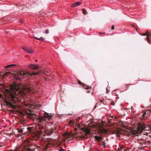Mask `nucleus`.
<instances>
[{
	"instance_id": "412c9836",
	"label": "nucleus",
	"mask_w": 151,
	"mask_h": 151,
	"mask_svg": "<svg viewBox=\"0 0 151 151\" xmlns=\"http://www.w3.org/2000/svg\"><path fill=\"white\" fill-rule=\"evenodd\" d=\"M101 145L104 148H105L106 146V143L105 141H102V144H101Z\"/></svg>"
},
{
	"instance_id": "423d86ee",
	"label": "nucleus",
	"mask_w": 151,
	"mask_h": 151,
	"mask_svg": "<svg viewBox=\"0 0 151 151\" xmlns=\"http://www.w3.org/2000/svg\"><path fill=\"white\" fill-rule=\"evenodd\" d=\"M76 125V127L74 128L75 131H77V130H79L80 129H82V130L83 131H84L86 134H89L90 133V131L88 129L83 128H80L81 126L80 124H75Z\"/></svg>"
},
{
	"instance_id": "9b49d317",
	"label": "nucleus",
	"mask_w": 151,
	"mask_h": 151,
	"mask_svg": "<svg viewBox=\"0 0 151 151\" xmlns=\"http://www.w3.org/2000/svg\"><path fill=\"white\" fill-rule=\"evenodd\" d=\"M150 36H151V33L149 31H147L146 40L148 42H150V40L149 39Z\"/></svg>"
},
{
	"instance_id": "bb28decb",
	"label": "nucleus",
	"mask_w": 151,
	"mask_h": 151,
	"mask_svg": "<svg viewBox=\"0 0 151 151\" xmlns=\"http://www.w3.org/2000/svg\"><path fill=\"white\" fill-rule=\"evenodd\" d=\"M101 132L103 133H107V130L104 129H101Z\"/></svg>"
},
{
	"instance_id": "1a4fd4ad",
	"label": "nucleus",
	"mask_w": 151,
	"mask_h": 151,
	"mask_svg": "<svg viewBox=\"0 0 151 151\" xmlns=\"http://www.w3.org/2000/svg\"><path fill=\"white\" fill-rule=\"evenodd\" d=\"M26 106H28L30 109H34L37 107V105L34 104H25Z\"/></svg>"
},
{
	"instance_id": "2eb2a0df",
	"label": "nucleus",
	"mask_w": 151,
	"mask_h": 151,
	"mask_svg": "<svg viewBox=\"0 0 151 151\" xmlns=\"http://www.w3.org/2000/svg\"><path fill=\"white\" fill-rule=\"evenodd\" d=\"M10 72H6V73H2L1 72H0V77H4V76L6 75H7L9 74Z\"/></svg>"
},
{
	"instance_id": "473e14b6",
	"label": "nucleus",
	"mask_w": 151,
	"mask_h": 151,
	"mask_svg": "<svg viewBox=\"0 0 151 151\" xmlns=\"http://www.w3.org/2000/svg\"><path fill=\"white\" fill-rule=\"evenodd\" d=\"M24 22V20H23V19H21L20 20V22L21 23H23V22Z\"/></svg>"
},
{
	"instance_id": "7ed1b4c3",
	"label": "nucleus",
	"mask_w": 151,
	"mask_h": 151,
	"mask_svg": "<svg viewBox=\"0 0 151 151\" xmlns=\"http://www.w3.org/2000/svg\"><path fill=\"white\" fill-rule=\"evenodd\" d=\"M149 129H151V126L149 124L141 122L138 125L136 131L137 133H141L143 130H147Z\"/></svg>"
},
{
	"instance_id": "72a5a7b5",
	"label": "nucleus",
	"mask_w": 151,
	"mask_h": 151,
	"mask_svg": "<svg viewBox=\"0 0 151 151\" xmlns=\"http://www.w3.org/2000/svg\"><path fill=\"white\" fill-rule=\"evenodd\" d=\"M114 29V25H113L111 27V29L112 30H113V29Z\"/></svg>"
},
{
	"instance_id": "dca6fc26",
	"label": "nucleus",
	"mask_w": 151,
	"mask_h": 151,
	"mask_svg": "<svg viewBox=\"0 0 151 151\" xmlns=\"http://www.w3.org/2000/svg\"><path fill=\"white\" fill-rule=\"evenodd\" d=\"M81 3L80 2H77L73 4L72 6L73 7H76L80 5Z\"/></svg>"
},
{
	"instance_id": "f257e3e1",
	"label": "nucleus",
	"mask_w": 151,
	"mask_h": 151,
	"mask_svg": "<svg viewBox=\"0 0 151 151\" xmlns=\"http://www.w3.org/2000/svg\"><path fill=\"white\" fill-rule=\"evenodd\" d=\"M32 88L29 86H24L23 89L21 90L18 85L11 86L9 89H4L5 97L4 102L8 106L13 109H15L16 106L13 104H15L18 97L17 96L25 95L27 92H32Z\"/></svg>"
},
{
	"instance_id": "6ab92c4d",
	"label": "nucleus",
	"mask_w": 151,
	"mask_h": 151,
	"mask_svg": "<svg viewBox=\"0 0 151 151\" xmlns=\"http://www.w3.org/2000/svg\"><path fill=\"white\" fill-rule=\"evenodd\" d=\"M69 124L70 125H75L76 123L74 122V121L73 120H72L69 122Z\"/></svg>"
},
{
	"instance_id": "ea45409f",
	"label": "nucleus",
	"mask_w": 151,
	"mask_h": 151,
	"mask_svg": "<svg viewBox=\"0 0 151 151\" xmlns=\"http://www.w3.org/2000/svg\"><path fill=\"white\" fill-rule=\"evenodd\" d=\"M6 70H9V69H7Z\"/></svg>"
},
{
	"instance_id": "4468645a",
	"label": "nucleus",
	"mask_w": 151,
	"mask_h": 151,
	"mask_svg": "<svg viewBox=\"0 0 151 151\" xmlns=\"http://www.w3.org/2000/svg\"><path fill=\"white\" fill-rule=\"evenodd\" d=\"M95 138L96 140H97V141H102L103 139V138L101 137L97 136H95Z\"/></svg>"
},
{
	"instance_id": "f8f14e48",
	"label": "nucleus",
	"mask_w": 151,
	"mask_h": 151,
	"mask_svg": "<svg viewBox=\"0 0 151 151\" xmlns=\"http://www.w3.org/2000/svg\"><path fill=\"white\" fill-rule=\"evenodd\" d=\"M53 132V130L52 129H50L47 130L46 132V134H47L48 135H50L52 134V133Z\"/></svg>"
},
{
	"instance_id": "ddd939ff",
	"label": "nucleus",
	"mask_w": 151,
	"mask_h": 151,
	"mask_svg": "<svg viewBox=\"0 0 151 151\" xmlns=\"http://www.w3.org/2000/svg\"><path fill=\"white\" fill-rule=\"evenodd\" d=\"M51 140V139H50ZM54 145V143L52 142V140H51V141H49L47 144V145L46 147H49L51 146H52Z\"/></svg>"
},
{
	"instance_id": "79ce46f5",
	"label": "nucleus",
	"mask_w": 151,
	"mask_h": 151,
	"mask_svg": "<svg viewBox=\"0 0 151 151\" xmlns=\"http://www.w3.org/2000/svg\"><path fill=\"white\" fill-rule=\"evenodd\" d=\"M123 150L124 151H126L125 150V149H124V150Z\"/></svg>"
},
{
	"instance_id": "c756f323",
	"label": "nucleus",
	"mask_w": 151,
	"mask_h": 151,
	"mask_svg": "<svg viewBox=\"0 0 151 151\" xmlns=\"http://www.w3.org/2000/svg\"><path fill=\"white\" fill-rule=\"evenodd\" d=\"M49 32V30L48 29H46L45 31V33L46 34H48Z\"/></svg>"
},
{
	"instance_id": "39448f33",
	"label": "nucleus",
	"mask_w": 151,
	"mask_h": 151,
	"mask_svg": "<svg viewBox=\"0 0 151 151\" xmlns=\"http://www.w3.org/2000/svg\"><path fill=\"white\" fill-rule=\"evenodd\" d=\"M53 116V115L52 114L45 112L44 114V116L39 118H38V116L37 117L39 122H42V121H45L46 120V118H47L48 119H51Z\"/></svg>"
},
{
	"instance_id": "9d476101",
	"label": "nucleus",
	"mask_w": 151,
	"mask_h": 151,
	"mask_svg": "<svg viewBox=\"0 0 151 151\" xmlns=\"http://www.w3.org/2000/svg\"><path fill=\"white\" fill-rule=\"evenodd\" d=\"M29 67L32 70L37 69L39 68V66L38 65H29Z\"/></svg>"
},
{
	"instance_id": "0eeeda50",
	"label": "nucleus",
	"mask_w": 151,
	"mask_h": 151,
	"mask_svg": "<svg viewBox=\"0 0 151 151\" xmlns=\"http://www.w3.org/2000/svg\"><path fill=\"white\" fill-rule=\"evenodd\" d=\"M37 128L39 129L40 130V131L38 132V135L40 136L42 134V132L44 129V127L41 124H38V125L37 126Z\"/></svg>"
},
{
	"instance_id": "cd10ccee",
	"label": "nucleus",
	"mask_w": 151,
	"mask_h": 151,
	"mask_svg": "<svg viewBox=\"0 0 151 151\" xmlns=\"http://www.w3.org/2000/svg\"><path fill=\"white\" fill-rule=\"evenodd\" d=\"M142 116L143 117L147 116V115H146V112H145L142 114Z\"/></svg>"
},
{
	"instance_id": "b1692460",
	"label": "nucleus",
	"mask_w": 151,
	"mask_h": 151,
	"mask_svg": "<svg viewBox=\"0 0 151 151\" xmlns=\"http://www.w3.org/2000/svg\"><path fill=\"white\" fill-rule=\"evenodd\" d=\"M119 92L118 91H117V90H115L113 91V93L115 95H118V93H119Z\"/></svg>"
},
{
	"instance_id": "5701e85b",
	"label": "nucleus",
	"mask_w": 151,
	"mask_h": 151,
	"mask_svg": "<svg viewBox=\"0 0 151 151\" xmlns=\"http://www.w3.org/2000/svg\"><path fill=\"white\" fill-rule=\"evenodd\" d=\"M82 86H83V88L84 89H88L90 88V87H89L88 86L84 85V84H83V85H82Z\"/></svg>"
},
{
	"instance_id": "58836bf2",
	"label": "nucleus",
	"mask_w": 151,
	"mask_h": 151,
	"mask_svg": "<svg viewBox=\"0 0 151 151\" xmlns=\"http://www.w3.org/2000/svg\"><path fill=\"white\" fill-rule=\"evenodd\" d=\"M147 143V142H145V143H143V144H144V145H146V143Z\"/></svg>"
},
{
	"instance_id": "a19ab883",
	"label": "nucleus",
	"mask_w": 151,
	"mask_h": 151,
	"mask_svg": "<svg viewBox=\"0 0 151 151\" xmlns=\"http://www.w3.org/2000/svg\"><path fill=\"white\" fill-rule=\"evenodd\" d=\"M90 92V91H88L87 92V93H89V92Z\"/></svg>"
},
{
	"instance_id": "f3484780",
	"label": "nucleus",
	"mask_w": 151,
	"mask_h": 151,
	"mask_svg": "<svg viewBox=\"0 0 151 151\" xmlns=\"http://www.w3.org/2000/svg\"><path fill=\"white\" fill-rule=\"evenodd\" d=\"M33 38H34L35 39H36L37 40H39L40 41H43L44 40V38L42 37H40L39 38H38L37 37H34Z\"/></svg>"
},
{
	"instance_id": "e433bc0d",
	"label": "nucleus",
	"mask_w": 151,
	"mask_h": 151,
	"mask_svg": "<svg viewBox=\"0 0 151 151\" xmlns=\"http://www.w3.org/2000/svg\"><path fill=\"white\" fill-rule=\"evenodd\" d=\"M103 101H104L103 99H102V100H100V102H103Z\"/></svg>"
},
{
	"instance_id": "c9c22d12",
	"label": "nucleus",
	"mask_w": 151,
	"mask_h": 151,
	"mask_svg": "<svg viewBox=\"0 0 151 151\" xmlns=\"http://www.w3.org/2000/svg\"><path fill=\"white\" fill-rule=\"evenodd\" d=\"M99 34H105V33L99 32Z\"/></svg>"
},
{
	"instance_id": "aec40b11",
	"label": "nucleus",
	"mask_w": 151,
	"mask_h": 151,
	"mask_svg": "<svg viewBox=\"0 0 151 151\" xmlns=\"http://www.w3.org/2000/svg\"><path fill=\"white\" fill-rule=\"evenodd\" d=\"M25 128H20L18 129V132L19 133H23L24 131V129Z\"/></svg>"
},
{
	"instance_id": "a878e982",
	"label": "nucleus",
	"mask_w": 151,
	"mask_h": 151,
	"mask_svg": "<svg viewBox=\"0 0 151 151\" xmlns=\"http://www.w3.org/2000/svg\"><path fill=\"white\" fill-rule=\"evenodd\" d=\"M28 111H29V112H27V114H29V115H32V117H34V116H35L34 115H32L31 114V111L30 110H28Z\"/></svg>"
},
{
	"instance_id": "f03ea898",
	"label": "nucleus",
	"mask_w": 151,
	"mask_h": 151,
	"mask_svg": "<svg viewBox=\"0 0 151 151\" xmlns=\"http://www.w3.org/2000/svg\"><path fill=\"white\" fill-rule=\"evenodd\" d=\"M39 72H34L31 73L29 72L23 71H19L17 73L15 74V78L17 79L20 80L23 77H26V76H28L29 77V76H31L33 75H37L39 74Z\"/></svg>"
},
{
	"instance_id": "c85d7f7f",
	"label": "nucleus",
	"mask_w": 151,
	"mask_h": 151,
	"mask_svg": "<svg viewBox=\"0 0 151 151\" xmlns=\"http://www.w3.org/2000/svg\"><path fill=\"white\" fill-rule=\"evenodd\" d=\"M78 83L82 86L83 85V83H82L79 81H78Z\"/></svg>"
},
{
	"instance_id": "6e6552de",
	"label": "nucleus",
	"mask_w": 151,
	"mask_h": 151,
	"mask_svg": "<svg viewBox=\"0 0 151 151\" xmlns=\"http://www.w3.org/2000/svg\"><path fill=\"white\" fill-rule=\"evenodd\" d=\"M22 49L24 50L29 53L31 54L34 52L33 50L31 48H27L26 47H23Z\"/></svg>"
},
{
	"instance_id": "393cba45",
	"label": "nucleus",
	"mask_w": 151,
	"mask_h": 151,
	"mask_svg": "<svg viewBox=\"0 0 151 151\" xmlns=\"http://www.w3.org/2000/svg\"><path fill=\"white\" fill-rule=\"evenodd\" d=\"M82 11L83 14H84L85 15L86 14H87V11L85 9H83Z\"/></svg>"
},
{
	"instance_id": "20e7f679",
	"label": "nucleus",
	"mask_w": 151,
	"mask_h": 151,
	"mask_svg": "<svg viewBox=\"0 0 151 151\" xmlns=\"http://www.w3.org/2000/svg\"><path fill=\"white\" fill-rule=\"evenodd\" d=\"M76 136L79 137L80 138H83L84 136L82 135H77L76 134H74L70 133H65L63 135V137L65 140H67L68 141L76 137Z\"/></svg>"
},
{
	"instance_id": "7c9ffc66",
	"label": "nucleus",
	"mask_w": 151,
	"mask_h": 151,
	"mask_svg": "<svg viewBox=\"0 0 151 151\" xmlns=\"http://www.w3.org/2000/svg\"><path fill=\"white\" fill-rule=\"evenodd\" d=\"M58 151H64L63 149L60 148L59 149Z\"/></svg>"
},
{
	"instance_id": "f704fd0d",
	"label": "nucleus",
	"mask_w": 151,
	"mask_h": 151,
	"mask_svg": "<svg viewBox=\"0 0 151 151\" xmlns=\"http://www.w3.org/2000/svg\"><path fill=\"white\" fill-rule=\"evenodd\" d=\"M129 84H127L126 85V88H128L129 87Z\"/></svg>"
},
{
	"instance_id": "2f4dec72",
	"label": "nucleus",
	"mask_w": 151,
	"mask_h": 151,
	"mask_svg": "<svg viewBox=\"0 0 151 151\" xmlns=\"http://www.w3.org/2000/svg\"><path fill=\"white\" fill-rule=\"evenodd\" d=\"M142 36L147 35V32L146 33H143L142 35Z\"/></svg>"
},
{
	"instance_id": "a211bd4d",
	"label": "nucleus",
	"mask_w": 151,
	"mask_h": 151,
	"mask_svg": "<svg viewBox=\"0 0 151 151\" xmlns=\"http://www.w3.org/2000/svg\"><path fill=\"white\" fill-rule=\"evenodd\" d=\"M26 129L29 132H32L33 129V128L30 127H28L26 128Z\"/></svg>"
},
{
	"instance_id": "4c0bfd02",
	"label": "nucleus",
	"mask_w": 151,
	"mask_h": 151,
	"mask_svg": "<svg viewBox=\"0 0 151 151\" xmlns=\"http://www.w3.org/2000/svg\"><path fill=\"white\" fill-rule=\"evenodd\" d=\"M111 105H114V103H113V102H111Z\"/></svg>"
},
{
	"instance_id": "4be33fe9",
	"label": "nucleus",
	"mask_w": 151,
	"mask_h": 151,
	"mask_svg": "<svg viewBox=\"0 0 151 151\" xmlns=\"http://www.w3.org/2000/svg\"><path fill=\"white\" fill-rule=\"evenodd\" d=\"M16 65L15 64H11V65H8L4 67L6 68H9L13 66H15Z\"/></svg>"
},
{
	"instance_id": "37998d69",
	"label": "nucleus",
	"mask_w": 151,
	"mask_h": 151,
	"mask_svg": "<svg viewBox=\"0 0 151 151\" xmlns=\"http://www.w3.org/2000/svg\"><path fill=\"white\" fill-rule=\"evenodd\" d=\"M37 61V60H35V61Z\"/></svg>"
}]
</instances>
